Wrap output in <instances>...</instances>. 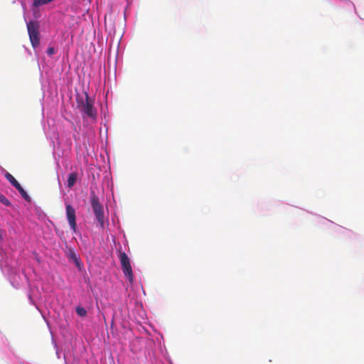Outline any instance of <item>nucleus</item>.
<instances>
[{"instance_id":"nucleus-1","label":"nucleus","mask_w":364,"mask_h":364,"mask_svg":"<svg viewBox=\"0 0 364 364\" xmlns=\"http://www.w3.org/2000/svg\"><path fill=\"white\" fill-rule=\"evenodd\" d=\"M77 107L82 114V117H89L95 121L97 117V111L94 107L95 100L92 99L87 92L83 95L76 96Z\"/></svg>"},{"instance_id":"nucleus-2","label":"nucleus","mask_w":364,"mask_h":364,"mask_svg":"<svg viewBox=\"0 0 364 364\" xmlns=\"http://www.w3.org/2000/svg\"><path fill=\"white\" fill-rule=\"evenodd\" d=\"M90 205L95 215V219L102 228L105 226V212L103 205L100 203L99 198L94 191H92L90 196Z\"/></svg>"},{"instance_id":"nucleus-3","label":"nucleus","mask_w":364,"mask_h":364,"mask_svg":"<svg viewBox=\"0 0 364 364\" xmlns=\"http://www.w3.org/2000/svg\"><path fill=\"white\" fill-rule=\"evenodd\" d=\"M119 259L122 265V271L125 277H127L130 283L134 282V274L130 264L129 258L124 252L119 251Z\"/></svg>"},{"instance_id":"nucleus-4","label":"nucleus","mask_w":364,"mask_h":364,"mask_svg":"<svg viewBox=\"0 0 364 364\" xmlns=\"http://www.w3.org/2000/svg\"><path fill=\"white\" fill-rule=\"evenodd\" d=\"M27 29L32 46L33 48L38 47L40 43L38 24L36 22L31 21L27 23Z\"/></svg>"},{"instance_id":"nucleus-5","label":"nucleus","mask_w":364,"mask_h":364,"mask_svg":"<svg viewBox=\"0 0 364 364\" xmlns=\"http://www.w3.org/2000/svg\"><path fill=\"white\" fill-rule=\"evenodd\" d=\"M66 217L69 225L74 232L77 230L76 212L75 208L70 204L65 206Z\"/></svg>"},{"instance_id":"nucleus-6","label":"nucleus","mask_w":364,"mask_h":364,"mask_svg":"<svg viewBox=\"0 0 364 364\" xmlns=\"http://www.w3.org/2000/svg\"><path fill=\"white\" fill-rule=\"evenodd\" d=\"M77 173H71L69 174L68 180H67V186L68 188H72L77 181Z\"/></svg>"},{"instance_id":"nucleus-7","label":"nucleus","mask_w":364,"mask_h":364,"mask_svg":"<svg viewBox=\"0 0 364 364\" xmlns=\"http://www.w3.org/2000/svg\"><path fill=\"white\" fill-rule=\"evenodd\" d=\"M5 178L16 188H17L21 184L16 181V179L9 172L5 173Z\"/></svg>"},{"instance_id":"nucleus-8","label":"nucleus","mask_w":364,"mask_h":364,"mask_svg":"<svg viewBox=\"0 0 364 364\" xmlns=\"http://www.w3.org/2000/svg\"><path fill=\"white\" fill-rule=\"evenodd\" d=\"M18 192L20 193L21 196H22V198H23L26 200L30 202L31 201V198L30 196L28 195V193L26 192V191L22 188L21 186H20L19 187H18L16 188Z\"/></svg>"},{"instance_id":"nucleus-9","label":"nucleus","mask_w":364,"mask_h":364,"mask_svg":"<svg viewBox=\"0 0 364 364\" xmlns=\"http://www.w3.org/2000/svg\"><path fill=\"white\" fill-rule=\"evenodd\" d=\"M76 313L80 316H86L87 314V311L85 310V308L83 307H81V306H77L76 307Z\"/></svg>"},{"instance_id":"nucleus-10","label":"nucleus","mask_w":364,"mask_h":364,"mask_svg":"<svg viewBox=\"0 0 364 364\" xmlns=\"http://www.w3.org/2000/svg\"><path fill=\"white\" fill-rule=\"evenodd\" d=\"M0 202L6 206H11V203L6 196L0 193Z\"/></svg>"},{"instance_id":"nucleus-11","label":"nucleus","mask_w":364,"mask_h":364,"mask_svg":"<svg viewBox=\"0 0 364 364\" xmlns=\"http://www.w3.org/2000/svg\"><path fill=\"white\" fill-rule=\"evenodd\" d=\"M68 257L72 259L73 261L76 260V259L78 257L75 252L73 250H70L68 255Z\"/></svg>"},{"instance_id":"nucleus-12","label":"nucleus","mask_w":364,"mask_h":364,"mask_svg":"<svg viewBox=\"0 0 364 364\" xmlns=\"http://www.w3.org/2000/svg\"><path fill=\"white\" fill-rule=\"evenodd\" d=\"M55 53V49L53 47H50L47 50V53L48 55H52Z\"/></svg>"},{"instance_id":"nucleus-13","label":"nucleus","mask_w":364,"mask_h":364,"mask_svg":"<svg viewBox=\"0 0 364 364\" xmlns=\"http://www.w3.org/2000/svg\"><path fill=\"white\" fill-rule=\"evenodd\" d=\"M73 262H74V263L75 264V265H76L77 267H79V268L80 267V264H81V263H80V258H79V257H77V258L76 259V260H74Z\"/></svg>"}]
</instances>
